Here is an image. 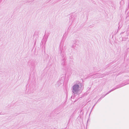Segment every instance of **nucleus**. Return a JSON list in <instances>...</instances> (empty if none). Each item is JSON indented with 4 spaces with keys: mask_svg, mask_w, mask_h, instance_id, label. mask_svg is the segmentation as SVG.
<instances>
[{
    "mask_svg": "<svg viewBox=\"0 0 129 129\" xmlns=\"http://www.w3.org/2000/svg\"><path fill=\"white\" fill-rule=\"evenodd\" d=\"M101 99H100V98L98 100V101L97 102H96V104H95L94 105V106H93V107H94V106H95V105L96 104V103H97V102L99 101H100V100Z\"/></svg>",
    "mask_w": 129,
    "mask_h": 129,
    "instance_id": "obj_10",
    "label": "nucleus"
},
{
    "mask_svg": "<svg viewBox=\"0 0 129 129\" xmlns=\"http://www.w3.org/2000/svg\"><path fill=\"white\" fill-rule=\"evenodd\" d=\"M79 42L77 40H76L73 41V43L72 46V47L75 49H78L79 47L78 44Z\"/></svg>",
    "mask_w": 129,
    "mask_h": 129,
    "instance_id": "obj_3",
    "label": "nucleus"
},
{
    "mask_svg": "<svg viewBox=\"0 0 129 129\" xmlns=\"http://www.w3.org/2000/svg\"><path fill=\"white\" fill-rule=\"evenodd\" d=\"M105 96V95H103L102 96L101 98H100V99H102Z\"/></svg>",
    "mask_w": 129,
    "mask_h": 129,
    "instance_id": "obj_11",
    "label": "nucleus"
},
{
    "mask_svg": "<svg viewBox=\"0 0 129 129\" xmlns=\"http://www.w3.org/2000/svg\"><path fill=\"white\" fill-rule=\"evenodd\" d=\"M66 60V58L64 57L61 60V66L63 69H65L67 67Z\"/></svg>",
    "mask_w": 129,
    "mask_h": 129,
    "instance_id": "obj_2",
    "label": "nucleus"
},
{
    "mask_svg": "<svg viewBox=\"0 0 129 129\" xmlns=\"http://www.w3.org/2000/svg\"><path fill=\"white\" fill-rule=\"evenodd\" d=\"M95 75H96L93 76V78H99L101 77H102L105 76V75H103L101 74H96Z\"/></svg>",
    "mask_w": 129,
    "mask_h": 129,
    "instance_id": "obj_5",
    "label": "nucleus"
},
{
    "mask_svg": "<svg viewBox=\"0 0 129 129\" xmlns=\"http://www.w3.org/2000/svg\"><path fill=\"white\" fill-rule=\"evenodd\" d=\"M93 76V75H92L91 76Z\"/></svg>",
    "mask_w": 129,
    "mask_h": 129,
    "instance_id": "obj_14",
    "label": "nucleus"
},
{
    "mask_svg": "<svg viewBox=\"0 0 129 129\" xmlns=\"http://www.w3.org/2000/svg\"><path fill=\"white\" fill-rule=\"evenodd\" d=\"M30 64L34 68L37 64V62L36 60H33L30 62Z\"/></svg>",
    "mask_w": 129,
    "mask_h": 129,
    "instance_id": "obj_7",
    "label": "nucleus"
},
{
    "mask_svg": "<svg viewBox=\"0 0 129 129\" xmlns=\"http://www.w3.org/2000/svg\"><path fill=\"white\" fill-rule=\"evenodd\" d=\"M127 84H129V83H127V84H124V83H122V84H120L119 85H118L116 86V87L114 89H111L110 91H109L107 93V94H108L109 93H110L111 91H113L115 89H117L118 88H119L121 87L124 86V85H126Z\"/></svg>",
    "mask_w": 129,
    "mask_h": 129,
    "instance_id": "obj_4",
    "label": "nucleus"
},
{
    "mask_svg": "<svg viewBox=\"0 0 129 129\" xmlns=\"http://www.w3.org/2000/svg\"><path fill=\"white\" fill-rule=\"evenodd\" d=\"M61 84V81H58L57 82L56 84V86L57 87H58Z\"/></svg>",
    "mask_w": 129,
    "mask_h": 129,
    "instance_id": "obj_8",
    "label": "nucleus"
},
{
    "mask_svg": "<svg viewBox=\"0 0 129 129\" xmlns=\"http://www.w3.org/2000/svg\"><path fill=\"white\" fill-rule=\"evenodd\" d=\"M107 95V93H106V94H105L104 95H105V96H106V95Z\"/></svg>",
    "mask_w": 129,
    "mask_h": 129,
    "instance_id": "obj_12",
    "label": "nucleus"
},
{
    "mask_svg": "<svg viewBox=\"0 0 129 129\" xmlns=\"http://www.w3.org/2000/svg\"><path fill=\"white\" fill-rule=\"evenodd\" d=\"M62 48H61V47H60V49L59 51H60L61 56V57L63 58H64V57L66 58L65 54L64 52H62Z\"/></svg>",
    "mask_w": 129,
    "mask_h": 129,
    "instance_id": "obj_6",
    "label": "nucleus"
},
{
    "mask_svg": "<svg viewBox=\"0 0 129 129\" xmlns=\"http://www.w3.org/2000/svg\"><path fill=\"white\" fill-rule=\"evenodd\" d=\"M120 22H119V24H118V25H119V26H118V29H120V28H121V27L122 26V25H120Z\"/></svg>",
    "mask_w": 129,
    "mask_h": 129,
    "instance_id": "obj_9",
    "label": "nucleus"
},
{
    "mask_svg": "<svg viewBox=\"0 0 129 129\" xmlns=\"http://www.w3.org/2000/svg\"><path fill=\"white\" fill-rule=\"evenodd\" d=\"M82 84L81 83H79L78 84H75L73 86L72 92L74 95L77 94L78 92L79 91V88L80 86H82Z\"/></svg>",
    "mask_w": 129,
    "mask_h": 129,
    "instance_id": "obj_1",
    "label": "nucleus"
},
{
    "mask_svg": "<svg viewBox=\"0 0 129 129\" xmlns=\"http://www.w3.org/2000/svg\"><path fill=\"white\" fill-rule=\"evenodd\" d=\"M107 95V93H106V94H105L104 95H105V96H106V95Z\"/></svg>",
    "mask_w": 129,
    "mask_h": 129,
    "instance_id": "obj_13",
    "label": "nucleus"
}]
</instances>
